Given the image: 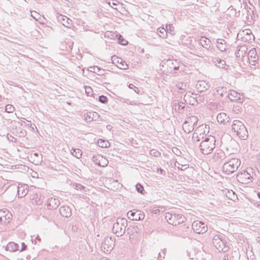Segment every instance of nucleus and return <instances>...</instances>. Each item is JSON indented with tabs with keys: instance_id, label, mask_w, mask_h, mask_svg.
Returning <instances> with one entry per match:
<instances>
[{
	"instance_id": "58836bf2",
	"label": "nucleus",
	"mask_w": 260,
	"mask_h": 260,
	"mask_svg": "<svg viewBox=\"0 0 260 260\" xmlns=\"http://www.w3.org/2000/svg\"><path fill=\"white\" fill-rule=\"evenodd\" d=\"M174 109L175 111L180 112V110L183 109L185 107V104L182 103L180 102L178 104H175L174 105Z\"/></svg>"
},
{
	"instance_id": "4d7b16f0",
	"label": "nucleus",
	"mask_w": 260,
	"mask_h": 260,
	"mask_svg": "<svg viewBox=\"0 0 260 260\" xmlns=\"http://www.w3.org/2000/svg\"><path fill=\"white\" fill-rule=\"evenodd\" d=\"M93 161L94 162L95 164L98 165V162H101V158H100L99 156L98 157L93 156Z\"/></svg>"
},
{
	"instance_id": "e2e57ef3",
	"label": "nucleus",
	"mask_w": 260,
	"mask_h": 260,
	"mask_svg": "<svg viewBox=\"0 0 260 260\" xmlns=\"http://www.w3.org/2000/svg\"><path fill=\"white\" fill-rule=\"evenodd\" d=\"M257 196L258 199H260V192H257Z\"/></svg>"
},
{
	"instance_id": "f8f14e48",
	"label": "nucleus",
	"mask_w": 260,
	"mask_h": 260,
	"mask_svg": "<svg viewBox=\"0 0 260 260\" xmlns=\"http://www.w3.org/2000/svg\"><path fill=\"white\" fill-rule=\"evenodd\" d=\"M165 64L168 68L167 72L169 73H174L175 71L179 70L180 63L176 60L169 59L166 61Z\"/></svg>"
},
{
	"instance_id": "ea45409f",
	"label": "nucleus",
	"mask_w": 260,
	"mask_h": 260,
	"mask_svg": "<svg viewBox=\"0 0 260 260\" xmlns=\"http://www.w3.org/2000/svg\"><path fill=\"white\" fill-rule=\"evenodd\" d=\"M166 31H167V33H170L171 35H175V30H174V27L173 26V24H170L169 25H166Z\"/></svg>"
},
{
	"instance_id": "338daca9",
	"label": "nucleus",
	"mask_w": 260,
	"mask_h": 260,
	"mask_svg": "<svg viewBox=\"0 0 260 260\" xmlns=\"http://www.w3.org/2000/svg\"><path fill=\"white\" fill-rule=\"evenodd\" d=\"M112 5L113 6H116V5H117V4H116V3H114V2H113V3H112Z\"/></svg>"
},
{
	"instance_id": "c9c22d12",
	"label": "nucleus",
	"mask_w": 260,
	"mask_h": 260,
	"mask_svg": "<svg viewBox=\"0 0 260 260\" xmlns=\"http://www.w3.org/2000/svg\"><path fill=\"white\" fill-rule=\"evenodd\" d=\"M87 116L90 120H95L99 117V115L95 112H90L87 113Z\"/></svg>"
},
{
	"instance_id": "473e14b6",
	"label": "nucleus",
	"mask_w": 260,
	"mask_h": 260,
	"mask_svg": "<svg viewBox=\"0 0 260 260\" xmlns=\"http://www.w3.org/2000/svg\"><path fill=\"white\" fill-rule=\"evenodd\" d=\"M226 93V88L223 87H218L215 89L214 94L223 96L224 94Z\"/></svg>"
},
{
	"instance_id": "423d86ee",
	"label": "nucleus",
	"mask_w": 260,
	"mask_h": 260,
	"mask_svg": "<svg viewBox=\"0 0 260 260\" xmlns=\"http://www.w3.org/2000/svg\"><path fill=\"white\" fill-rule=\"evenodd\" d=\"M213 244L219 251L226 252L229 250V246L223 235H215L213 238Z\"/></svg>"
},
{
	"instance_id": "5fc2aeb1",
	"label": "nucleus",
	"mask_w": 260,
	"mask_h": 260,
	"mask_svg": "<svg viewBox=\"0 0 260 260\" xmlns=\"http://www.w3.org/2000/svg\"><path fill=\"white\" fill-rule=\"evenodd\" d=\"M172 150L176 155L179 156L181 154V152L176 147L173 148Z\"/></svg>"
},
{
	"instance_id": "ddd939ff",
	"label": "nucleus",
	"mask_w": 260,
	"mask_h": 260,
	"mask_svg": "<svg viewBox=\"0 0 260 260\" xmlns=\"http://www.w3.org/2000/svg\"><path fill=\"white\" fill-rule=\"evenodd\" d=\"M127 217L131 220H140L144 218V214L143 212L139 210H131L127 213Z\"/></svg>"
},
{
	"instance_id": "3c124183",
	"label": "nucleus",
	"mask_w": 260,
	"mask_h": 260,
	"mask_svg": "<svg viewBox=\"0 0 260 260\" xmlns=\"http://www.w3.org/2000/svg\"><path fill=\"white\" fill-rule=\"evenodd\" d=\"M99 101L102 103L105 104L108 101V99L106 96L101 95L99 96Z\"/></svg>"
},
{
	"instance_id": "a211bd4d",
	"label": "nucleus",
	"mask_w": 260,
	"mask_h": 260,
	"mask_svg": "<svg viewBox=\"0 0 260 260\" xmlns=\"http://www.w3.org/2000/svg\"><path fill=\"white\" fill-rule=\"evenodd\" d=\"M184 100L186 103L189 105H193L196 103H198L197 95L191 92H187L184 96Z\"/></svg>"
},
{
	"instance_id": "dca6fc26",
	"label": "nucleus",
	"mask_w": 260,
	"mask_h": 260,
	"mask_svg": "<svg viewBox=\"0 0 260 260\" xmlns=\"http://www.w3.org/2000/svg\"><path fill=\"white\" fill-rule=\"evenodd\" d=\"M111 60L114 64L121 70H126L128 68V65L121 58L114 55L112 56Z\"/></svg>"
},
{
	"instance_id": "a19ab883",
	"label": "nucleus",
	"mask_w": 260,
	"mask_h": 260,
	"mask_svg": "<svg viewBox=\"0 0 260 260\" xmlns=\"http://www.w3.org/2000/svg\"><path fill=\"white\" fill-rule=\"evenodd\" d=\"M100 158H101V162H98V165L100 167H105L108 165V161L103 156H99Z\"/></svg>"
},
{
	"instance_id": "f704fd0d",
	"label": "nucleus",
	"mask_w": 260,
	"mask_h": 260,
	"mask_svg": "<svg viewBox=\"0 0 260 260\" xmlns=\"http://www.w3.org/2000/svg\"><path fill=\"white\" fill-rule=\"evenodd\" d=\"M243 35H247L249 38V40H251V36H252L254 37L253 35L252 34V32L251 30L250 29H245V30H243L242 32H240L238 34L237 37L239 38L240 36H243ZM241 38L242 39V37H241Z\"/></svg>"
},
{
	"instance_id": "0e129e2a",
	"label": "nucleus",
	"mask_w": 260,
	"mask_h": 260,
	"mask_svg": "<svg viewBox=\"0 0 260 260\" xmlns=\"http://www.w3.org/2000/svg\"><path fill=\"white\" fill-rule=\"evenodd\" d=\"M205 55L207 57H212L209 53H207V54H205Z\"/></svg>"
},
{
	"instance_id": "680f3d73",
	"label": "nucleus",
	"mask_w": 260,
	"mask_h": 260,
	"mask_svg": "<svg viewBox=\"0 0 260 260\" xmlns=\"http://www.w3.org/2000/svg\"><path fill=\"white\" fill-rule=\"evenodd\" d=\"M36 239L38 240L39 242L41 241V238H40L39 236V235H37L36 237H35Z\"/></svg>"
},
{
	"instance_id": "c756f323",
	"label": "nucleus",
	"mask_w": 260,
	"mask_h": 260,
	"mask_svg": "<svg viewBox=\"0 0 260 260\" xmlns=\"http://www.w3.org/2000/svg\"><path fill=\"white\" fill-rule=\"evenodd\" d=\"M212 61L217 67L222 69H225L226 67L227 66L224 60L218 58L213 57L212 58Z\"/></svg>"
},
{
	"instance_id": "69168bd1",
	"label": "nucleus",
	"mask_w": 260,
	"mask_h": 260,
	"mask_svg": "<svg viewBox=\"0 0 260 260\" xmlns=\"http://www.w3.org/2000/svg\"><path fill=\"white\" fill-rule=\"evenodd\" d=\"M100 260H110V259H108V258H101Z\"/></svg>"
},
{
	"instance_id": "bb28decb",
	"label": "nucleus",
	"mask_w": 260,
	"mask_h": 260,
	"mask_svg": "<svg viewBox=\"0 0 260 260\" xmlns=\"http://www.w3.org/2000/svg\"><path fill=\"white\" fill-rule=\"evenodd\" d=\"M60 214L64 217L68 218L72 215V211L68 206H63L59 208Z\"/></svg>"
},
{
	"instance_id": "20e7f679",
	"label": "nucleus",
	"mask_w": 260,
	"mask_h": 260,
	"mask_svg": "<svg viewBox=\"0 0 260 260\" xmlns=\"http://www.w3.org/2000/svg\"><path fill=\"white\" fill-rule=\"evenodd\" d=\"M240 164V159L237 158H231L223 164L222 167V171L228 174L233 173L237 170Z\"/></svg>"
},
{
	"instance_id": "f3484780",
	"label": "nucleus",
	"mask_w": 260,
	"mask_h": 260,
	"mask_svg": "<svg viewBox=\"0 0 260 260\" xmlns=\"http://www.w3.org/2000/svg\"><path fill=\"white\" fill-rule=\"evenodd\" d=\"M228 96L231 101H235L238 103H242L243 102V98H241L242 95L235 90H230L228 94Z\"/></svg>"
},
{
	"instance_id": "a878e982",
	"label": "nucleus",
	"mask_w": 260,
	"mask_h": 260,
	"mask_svg": "<svg viewBox=\"0 0 260 260\" xmlns=\"http://www.w3.org/2000/svg\"><path fill=\"white\" fill-rule=\"evenodd\" d=\"M225 158L224 152L221 149L216 150L213 156V159L217 162L221 161Z\"/></svg>"
},
{
	"instance_id": "052dcab7",
	"label": "nucleus",
	"mask_w": 260,
	"mask_h": 260,
	"mask_svg": "<svg viewBox=\"0 0 260 260\" xmlns=\"http://www.w3.org/2000/svg\"><path fill=\"white\" fill-rule=\"evenodd\" d=\"M158 171H159L160 174H162L163 172H164V170L161 168H159V169H158Z\"/></svg>"
},
{
	"instance_id": "c85d7f7f",
	"label": "nucleus",
	"mask_w": 260,
	"mask_h": 260,
	"mask_svg": "<svg viewBox=\"0 0 260 260\" xmlns=\"http://www.w3.org/2000/svg\"><path fill=\"white\" fill-rule=\"evenodd\" d=\"M30 200L32 204L34 205H40L42 203V201L41 200L40 196H39L38 194L33 193L30 196Z\"/></svg>"
},
{
	"instance_id": "7ed1b4c3",
	"label": "nucleus",
	"mask_w": 260,
	"mask_h": 260,
	"mask_svg": "<svg viewBox=\"0 0 260 260\" xmlns=\"http://www.w3.org/2000/svg\"><path fill=\"white\" fill-rule=\"evenodd\" d=\"M255 173L253 172L252 168H247L246 170H243L237 175V180L243 184L249 183L253 181V177Z\"/></svg>"
},
{
	"instance_id": "0eeeda50",
	"label": "nucleus",
	"mask_w": 260,
	"mask_h": 260,
	"mask_svg": "<svg viewBox=\"0 0 260 260\" xmlns=\"http://www.w3.org/2000/svg\"><path fill=\"white\" fill-rule=\"evenodd\" d=\"M165 218L169 224L174 226L183 223L185 219V217L182 214L170 212L166 213Z\"/></svg>"
},
{
	"instance_id": "6e6552de",
	"label": "nucleus",
	"mask_w": 260,
	"mask_h": 260,
	"mask_svg": "<svg viewBox=\"0 0 260 260\" xmlns=\"http://www.w3.org/2000/svg\"><path fill=\"white\" fill-rule=\"evenodd\" d=\"M198 121L197 117L191 116L186 118L182 124V128L186 133H189L193 131L194 126L197 125Z\"/></svg>"
},
{
	"instance_id": "6ab92c4d",
	"label": "nucleus",
	"mask_w": 260,
	"mask_h": 260,
	"mask_svg": "<svg viewBox=\"0 0 260 260\" xmlns=\"http://www.w3.org/2000/svg\"><path fill=\"white\" fill-rule=\"evenodd\" d=\"M60 205V201L57 198L51 197L49 198L47 202V206L48 209H55Z\"/></svg>"
},
{
	"instance_id": "4c0bfd02",
	"label": "nucleus",
	"mask_w": 260,
	"mask_h": 260,
	"mask_svg": "<svg viewBox=\"0 0 260 260\" xmlns=\"http://www.w3.org/2000/svg\"><path fill=\"white\" fill-rule=\"evenodd\" d=\"M157 32L159 33V37L162 38H166L167 36L166 29L163 27H159L157 29Z\"/></svg>"
},
{
	"instance_id": "4468645a",
	"label": "nucleus",
	"mask_w": 260,
	"mask_h": 260,
	"mask_svg": "<svg viewBox=\"0 0 260 260\" xmlns=\"http://www.w3.org/2000/svg\"><path fill=\"white\" fill-rule=\"evenodd\" d=\"M12 218V214L6 209L0 210V222L2 224L9 223Z\"/></svg>"
},
{
	"instance_id": "72a5a7b5",
	"label": "nucleus",
	"mask_w": 260,
	"mask_h": 260,
	"mask_svg": "<svg viewBox=\"0 0 260 260\" xmlns=\"http://www.w3.org/2000/svg\"><path fill=\"white\" fill-rule=\"evenodd\" d=\"M90 72H93L98 75H102L104 74V70L102 69H101L97 66H94L90 68Z\"/></svg>"
},
{
	"instance_id": "13d9d810",
	"label": "nucleus",
	"mask_w": 260,
	"mask_h": 260,
	"mask_svg": "<svg viewBox=\"0 0 260 260\" xmlns=\"http://www.w3.org/2000/svg\"><path fill=\"white\" fill-rule=\"evenodd\" d=\"M26 245H25V244L23 242H22L21 243V248L19 250L20 251H23L24 250H25L26 248Z\"/></svg>"
},
{
	"instance_id": "5701e85b",
	"label": "nucleus",
	"mask_w": 260,
	"mask_h": 260,
	"mask_svg": "<svg viewBox=\"0 0 260 260\" xmlns=\"http://www.w3.org/2000/svg\"><path fill=\"white\" fill-rule=\"evenodd\" d=\"M28 186L26 184H19L17 187V193L19 198L25 196L28 191Z\"/></svg>"
},
{
	"instance_id": "6e6d98bb",
	"label": "nucleus",
	"mask_w": 260,
	"mask_h": 260,
	"mask_svg": "<svg viewBox=\"0 0 260 260\" xmlns=\"http://www.w3.org/2000/svg\"><path fill=\"white\" fill-rule=\"evenodd\" d=\"M128 87L129 88L134 89L136 92L138 93V91H137V90H138V88L133 84H130Z\"/></svg>"
},
{
	"instance_id": "b1692460",
	"label": "nucleus",
	"mask_w": 260,
	"mask_h": 260,
	"mask_svg": "<svg viewBox=\"0 0 260 260\" xmlns=\"http://www.w3.org/2000/svg\"><path fill=\"white\" fill-rule=\"evenodd\" d=\"M247 51V48L245 45L239 46L235 53V55L237 58L242 59Z\"/></svg>"
},
{
	"instance_id": "1a4fd4ad",
	"label": "nucleus",
	"mask_w": 260,
	"mask_h": 260,
	"mask_svg": "<svg viewBox=\"0 0 260 260\" xmlns=\"http://www.w3.org/2000/svg\"><path fill=\"white\" fill-rule=\"evenodd\" d=\"M248 58L250 64L255 66L260 58V49L253 48L248 53Z\"/></svg>"
},
{
	"instance_id": "a18cd8bd",
	"label": "nucleus",
	"mask_w": 260,
	"mask_h": 260,
	"mask_svg": "<svg viewBox=\"0 0 260 260\" xmlns=\"http://www.w3.org/2000/svg\"><path fill=\"white\" fill-rule=\"evenodd\" d=\"M14 110V107L12 105H7L5 107V111L7 113H12Z\"/></svg>"
},
{
	"instance_id": "f03ea898",
	"label": "nucleus",
	"mask_w": 260,
	"mask_h": 260,
	"mask_svg": "<svg viewBox=\"0 0 260 260\" xmlns=\"http://www.w3.org/2000/svg\"><path fill=\"white\" fill-rule=\"evenodd\" d=\"M232 131L241 139L245 140L248 137V131L244 124L238 120L233 121L232 125Z\"/></svg>"
},
{
	"instance_id": "8fccbe9b",
	"label": "nucleus",
	"mask_w": 260,
	"mask_h": 260,
	"mask_svg": "<svg viewBox=\"0 0 260 260\" xmlns=\"http://www.w3.org/2000/svg\"><path fill=\"white\" fill-rule=\"evenodd\" d=\"M85 92L88 96H90L92 94V89L90 87L86 86L84 87Z\"/></svg>"
},
{
	"instance_id": "de8ad7c7",
	"label": "nucleus",
	"mask_w": 260,
	"mask_h": 260,
	"mask_svg": "<svg viewBox=\"0 0 260 260\" xmlns=\"http://www.w3.org/2000/svg\"><path fill=\"white\" fill-rule=\"evenodd\" d=\"M177 88L180 90H185L186 87L185 83L183 82H179L176 85Z\"/></svg>"
},
{
	"instance_id": "7c9ffc66",
	"label": "nucleus",
	"mask_w": 260,
	"mask_h": 260,
	"mask_svg": "<svg viewBox=\"0 0 260 260\" xmlns=\"http://www.w3.org/2000/svg\"><path fill=\"white\" fill-rule=\"evenodd\" d=\"M6 249L11 252H15L19 250V245L16 243L10 242L7 244Z\"/></svg>"
},
{
	"instance_id": "9b49d317",
	"label": "nucleus",
	"mask_w": 260,
	"mask_h": 260,
	"mask_svg": "<svg viewBox=\"0 0 260 260\" xmlns=\"http://www.w3.org/2000/svg\"><path fill=\"white\" fill-rule=\"evenodd\" d=\"M192 228L193 231L197 234H203L208 230L207 225L202 221H195L192 223Z\"/></svg>"
},
{
	"instance_id": "4be33fe9",
	"label": "nucleus",
	"mask_w": 260,
	"mask_h": 260,
	"mask_svg": "<svg viewBox=\"0 0 260 260\" xmlns=\"http://www.w3.org/2000/svg\"><path fill=\"white\" fill-rule=\"evenodd\" d=\"M228 44L224 40L222 39H217L216 47L219 51L221 52L225 51L228 49Z\"/></svg>"
},
{
	"instance_id": "09e8293b",
	"label": "nucleus",
	"mask_w": 260,
	"mask_h": 260,
	"mask_svg": "<svg viewBox=\"0 0 260 260\" xmlns=\"http://www.w3.org/2000/svg\"><path fill=\"white\" fill-rule=\"evenodd\" d=\"M118 42L123 45H125L127 44L128 42L124 40L121 36H119V37L118 38Z\"/></svg>"
},
{
	"instance_id": "49530a36",
	"label": "nucleus",
	"mask_w": 260,
	"mask_h": 260,
	"mask_svg": "<svg viewBox=\"0 0 260 260\" xmlns=\"http://www.w3.org/2000/svg\"><path fill=\"white\" fill-rule=\"evenodd\" d=\"M150 154L152 156H155V157H158L160 155V153L155 150V149H151L150 151Z\"/></svg>"
},
{
	"instance_id": "412c9836",
	"label": "nucleus",
	"mask_w": 260,
	"mask_h": 260,
	"mask_svg": "<svg viewBox=\"0 0 260 260\" xmlns=\"http://www.w3.org/2000/svg\"><path fill=\"white\" fill-rule=\"evenodd\" d=\"M57 19L59 22L68 28H71L72 25V20L67 16L58 15Z\"/></svg>"
},
{
	"instance_id": "aec40b11",
	"label": "nucleus",
	"mask_w": 260,
	"mask_h": 260,
	"mask_svg": "<svg viewBox=\"0 0 260 260\" xmlns=\"http://www.w3.org/2000/svg\"><path fill=\"white\" fill-rule=\"evenodd\" d=\"M197 90L200 92H205L210 87V85L204 80L198 81L196 85Z\"/></svg>"
},
{
	"instance_id": "393cba45",
	"label": "nucleus",
	"mask_w": 260,
	"mask_h": 260,
	"mask_svg": "<svg viewBox=\"0 0 260 260\" xmlns=\"http://www.w3.org/2000/svg\"><path fill=\"white\" fill-rule=\"evenodd\" d=\"M199 43L208 50L211 49V42L209 39L202 36L199 40Z\"/></svg>"
},
{
	"instance_id": "2eb2a0df",
	"label": "nucleus",
	"mask_w": 260,
	"mask_h": 260,
	"mask_svg": "<svg viewBox=\"0 0 260 260\" xmlns=\"http://www.w3.org/2000/svg\"><path fill=\"white\" fill-rule=\"evenodd\" d=\"M114 247V242L111 238H105L102 243L101 249L104 252L110 253Z\"/></svg>"
},
{
	"instance_id": "2f4dec72",
	"label": "nucleus",
	"mask_w": 260,
	"mask_h": 260,
	"mask_svg": "<svg viewBox=\"0 0 260 260\" xmlns=\"http://www.w3.org/2000/svg\"><path fill=\"white\" fill-rule=\"evenodd\" d=\"M127 232L128 234H129L130 235H134L135 234L139 233L140 229L137 225H131L128 227Z\"/></svg>"
},
{
	"instance_id": "9d476101",
	"label": "nucleus",
	"mask_w": 260,
	"mask_h": 260,
	"mask_svg": "<svg viewBox=\"0 0 260 260\" xmlns=\"http://www.w3.org/2000/svg\"><path fill=\"white\" fill-rule=\"evenodd\" d=\"M205 128H206V125L202 124L195 129L192 137V139L194 142H199L201 140H204L203 139H205L204 135L206 133L204 130Z\"/></svg>"
},
{
	"instance_id": "864d4df0",
	"label": "nucleus",
	"mask_w": 260,
	"mask_h": 260,
	"mask_svg": "<svg viewBox=\"0 0 260 260\" xmlns=\"http://www.w3.org/2000/svg\"><path fill=\"white\" fill-rule=\"evenodd\" d=\"M85 188V187L81 184L77 183L75 185V189L79 190H82Z\"/></svg>"
},
{
	"instance_id": "39448f33",
	"label": "nucleus",
	"mask_w": 260,
	"mask_h": 260,
	"mask_svg": "<svg viewBox=\"0 0 260 260\" xmlns=\"http://www.w3.org/2000/svg\"><path fill=\"white\" fill-rule=\"evenodd\" d=\"M127 225V220L126 218H118L116 222L113 224V232L118 237L122 236L125 233Z\"/></svg>"
},
{
	"instance_id": "bf43d9fd",
	"label": "nucleus",
	"mask_w": 260,
	"mask_h": 260,
	"mask_svg": "<svg viewBox=\"0 0 260 260\" xmlns=\"http://www.w3.org/2000/svg\"><path fill=\"white\" fill-rule=\"evenodd\" d=\"M255 206H256L258 208L260 209V201L258 202H256L255 204Z\"/></svg>"
},
{
	"instance_id": "f257e3e1",
	"label": "nucleus",
	"mask_w": 260,
	"mask_h": 260,
	"mask_svg": "<svg viewBox=\"0 0 260 260\" xmlns=\"http://www.w3.org/2000/svg\"><path fill=\"white\" fill-rule=\"evenodd\" d=\"M216 140L212 136H205L204 140L200 143V149L202 153L207 155L212 152L215 147Z\"/></svg>"
},
{
	"instance_id": "c03bdc74",
	"label": "nucleus",
	"mask_w": 260,
	"mask_h": 260,
	"mask_svg": "<svg viewBox=\"0 0 260 260\" xmlns=\"http://www.w3.org/2000/svg\"><path fill=\"white\" fill-rule=\"evenodd\" d=\"M121 101L123 103H126L127 105H132V106L138 105V103L135 102V101H129V100L126 99H122L121 100Z\"/></svg>"
},
{
	"instance_id": "cd10ccee",
	"label": "nucleus",
	"mask_w": 260,
	"mask_h": 260,
	"mask_svg": "<svg viewBox=\"0 0 260 260\" xmlns=\"http://www.w3.org/2000/svg\"><path fill=\"white\" fill-rule=\"evenodd\" d=\"M229 117L227 116L224 113H220L217 116V120L220 123L225 124L226 122H229Z\"/></svg>"
},
{
	"instance_id": "774afa93",
	"label": "nucleus",
	"mask_w": 260,
	"mask_h": 260,
	"mask_svg": "<svg viewBox=\"0 0 260 260\" xmlns=\"http://www.w3.org/2000/svg\"><path fill=\"white\" fill-rule=\"evenodd\" d=\"M31 16L35 19H37L35 16H34L32 15H31Z\"/></svg>"
},
{
	"instance_id": "603ef678",
	"label": "nucleus",
	"mask_w": 260,
	"mask_h": 260,
	"mask_svg": "<svg viewBox=\"0 0 260 260\" xmlns=\"http://www.w3.org/2000/svg\"><path fill=\"white\" fill-rule=\"evenodd\" d=\"M136 189L138 192L142 193V191L144 190L143 186L140 184H137L136 185Z\"/></svg>"
},
{
	"instance_id": "37998d69",
	"label": "nucleus",
	"mask_w": 260,
	"mask_h": 260,
	"mask_svg": "<svg viewBox=\"0 0 260 260\" xmlns=\"http://www.w3.org/2000/svg\"><path fill=\"white\" fill-rule=\"evenodd\" d=\"M99 146L102 148H107L108 145H109L108 142L100 139L98 141Z\"/></svg>"
},
{
	"instance_id": "79ce46f5",
	"label": "nucleus",
	"mask_w": 260,
	"mask_h": 260,
	"mask_svg": "<svg viewBox=\"0 0 260 260\" xmlns=\"http://www.w3.org/2000/svg\"><path fill=\"white\" fill-rule=\"evenodd\" d=\"M167 252V249L164 248L158 254L157 260H164Z\"/></svg>"
},
{
	"instance_id": "e433bc0d",
	"label": "nucleus",
	"mask_w": 260,
	"mask_h": 260,
	"mask_svg": "<svg viewBox=\"0 0 260 260\" xmlns=\"http://www.w3.org/2000/svg\"><path fill=\"white\" fill-rule=\"evenodd\" d=\"M72 154L77 158H79L82 156V151L80 149H74L71 152Z\"/></svg>"
}]
</instances>
